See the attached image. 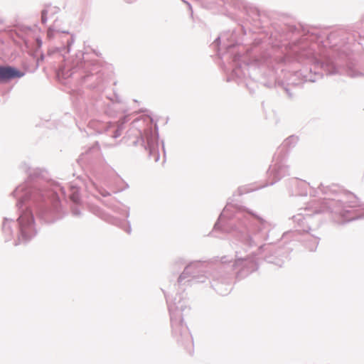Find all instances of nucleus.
Here are the masks:
<instances>
[{"instance_id": "nucleus-1", "label": "nucleus", "mask_w": 364, "mask_h": 364, "mask_svg": "<svg viewBox=\"0 0 364 364\" xmlns=\"http://www.w3.org/2000/svg\"><path fill=\"white\" fill-rule=\"evenodd\" d=\"M21 76H23V73L13 68L0 66V80H7Z\"/></svg>"}]
</instances>
